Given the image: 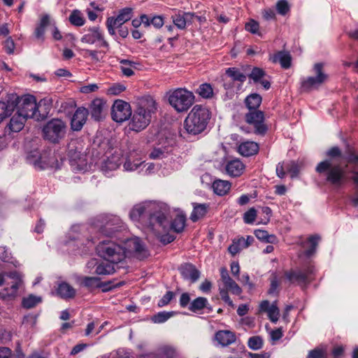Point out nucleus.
<instances>
[{
	"label": "nucleus",
	"mask_w": 358,
	"mask_h": 358,
	"mask_svg": "<svg viewBox=\"0 0 358 358\" xmlns=\"http://www.w3.org/2000/svg\"><path fill=\"white\" fill-rule=\"evenodd\" d=\"M168 206L162 202L147 201L135 205L129 213L130 218L140 222L157 236L169 228Z\"/></svg>",
	"instance_id": "obj_1"
},
{
	"label": "nucleus",
	"mask_w": 358,
	"mask_h": 358,
	"mask_svg": "<svg viewBox=\"0 0 358 358\" xmlns=\"http://www.w3.org/2000/svg\"><path fill=\"white\" fill-rule=\"evenodd\" d=\"M125 245L127 248L109 240H103L99 242L96 249L101 257L112 264L122 262L127 253H134L139 259H143L149 255L144 244L138 238L127 240Z\"/></svg>",
	"instance_id": "obj_2"
},
{
	"label": "nucleus",
	"mask_w": 358,
	"mask_h": 358,
	"mask_svg": "<svg viewBox=\"0 0 358 358\" xmlns=\"http://www.w3.org/2000/svg\"><path fill=\"white\" fill-rule=\"evenodd\" d=\"M341 155L338 147L331 148L327 152V156L330 158L320 162L315 168L319 176L335 187H340L345 182V171L335 160Z\"/></svg>",
	"instance_id": "obj_3"
},
{
	"label": "nucleus",
	"mask_w": 358,
	"mask_h": 358,
	"mask_svg": "<svg viewBox=\"0 0 358 358\" xmlns=\"http://www.w3.org/2000/svg\"><path fill=\"white\" fill-rule=\"evenodd\" d=\"M156 110L157 103L152 97L148 96L143 98L131 117L130 129L136 131L144 129L150 124L152 114Z\"/></svg>",
	"instance_id": "obj_4"
},
{
	"label": "nucleus",
	"mask_w": 358,
	"mask_h": 358,
	"mask_svg": "<svg viewBox=\"0 0 358 358\" xmlns=\"http://www.w3.org/2000/svg\"><path fill=\"white\" fill-rule=\"evenodd\" d=\"M210 119V112L207 108L195 105L185 120V129L189 134H199L206 129Z\"/></svg>",
	"instance_id": "obj_5"
},
{
	"label": "nucleus",
	"mask_w": 358,
	"mask_h": 358,
	"mask_svg": "<svg viewBox=\"0 0 358 358\" xmlns=\"http://www.w3.org/2000/svg\"><path fill=\"white\" fill-rule=\"evenodd\" d=\"M92 224L100 236L106 237L113 236L124 227L122 220L115 215H99L94 220Z\"/></svg>",
	"instance_id": "obj_6"
},
{
	"label": "nucleus",
	"mask_w": 358,
	"mask_h": 358,
	"mask_svg": "<svg viewBox=\"0 0 358 358\" xmlns=\"http://www.w3.org/2000/svg\"><path fill=\"white\" fill-rule=\"evenodd\" d=\"M67 126L60 119H52L44 124L42 135L45 141L57 144L63 140L66 134Z\"/></svg>",
	"instance_id": "obj_7"
},
{
	"label": "nucleus",
	"mask_w": 358,
	"mask_h": 358,
	"mask_svg": "<svg viewBox=\"0 0 358 358\" xmlns=\"http://www.w3.org/2000/svg\"><path fill=\"white\" fill-rule=\"evenodd\" d=\"M194 94L185 88H178L169 96L170 105L178 113L187 111L194 102Z\"/></svg>",
	"instance_id": "obj_8"
},
{
	"label": "nucleus",
	"mask_w": 358,
	"mask_h": 358,
	"mask_svg": "<svg viewBox=\"0 0 358 358\" xmlns=\"http://www.w3.org/2000/svg\"><path fill=\"white\" fill-rule=\"evenodd\" d=\"M22 283V276L16 271L0 274V297L14 296Z\"/></svg>",
	"instance_id": "obj_9"
},
{
	"label": "nucleus",
	"mask_w": 358,
	"mask_h": 358,
	"mask_svg": "<svg viewBox=\"0 0 358 358\" xmlns=\"http://www.w3.org/2000/svg\"><path fill=\"white\" fill-rule=\"evenodd\" d=\"M41 101L38 107L41 106ZM17 112L25 118H32L36 116L38 106L36 99L31 95H25L20 98L16 101Z\"/></svg>",
	"instance_id": "obj_10"
},
{
	"label": "nucleus",
	"mask_w": 358,
	"mask_h": 358,
	"mask_svg": "<svg viewBox=\"0 0 358 358\" xmlns=\"http://www.w3.org/2000/svg\"><path fill=\"white\" fill-rule=\"evenodd\" d=\"M315 76H310L301 83V87L305 90L317 88L328 80V75L324 71L322 63H316L313 66Z\"/></svg>",
	"instance_id": "obj_11"
},
{
	"label": "nucleus",
	"mask_w": 358,
	"mask_h": 358,
	"mask_svg": "<svg viewBox=\"0 0 358 358\" xmlns=\"http://www.w3.org/2000/svg\"><path fill=\"white\" fill-rule=\"evenodd\" d=\"M313 273V267L308 266L303 271L296 270L287 271L285 273V276L290 282L297 283L303 288L313 280L312 275Z\"/></svg>",
	"instance_id": "obj_12"
},
{
	"label": "nucleus",
	"mask_w": 358,
	"mask_h": 358,
	"mask_svg": "<svg viewBox=\"0 0 358 358\" xmlns=\"http://www.w3.org/2000/svg\"><path fill=\"white\" fill-rule=\"evenodd\" d=\"M78 142L72 141L68 147V156L71 165L74 170L83 171L87 169V162L85 156L77 146Z\"/></svg>",
	"instance_id": "obj_13"
},
{
	"label": "nucleus",
	"mask_w": 358,
	"mask_h": 358,
	"mask_svg": "<svg viewBox=\"0 0 358 358\" xmlns=\"http://www.w3.org/2000/svg\"><path fill=\"white\" fill-rule=\"evenodd\" d=\"M81 42L91 45L96 44V46L100 48H109V44L105 40L104 34L99 27L90 28L87 33L81 38Z\"/></svg>",
	"instance_id": "obj_14"
},
{
	"label": "nucleus",
	"mask_w": 358,
	"mask_h": 358,
	"mask_svg": "<svg viewBox=\"0 0 358 358\" xmlns=\"http://www.w3.org/2000/svg\"><path fill=\"white\" fill-rule=\"evenodd\" d=\"M104 159L101 162V171L107 174L110 171L116 170L122 164V154L120 150H115L113 152L107 153Z\"/></svg>",
	"instance_id": "obj_15"
},
{
	"label": "nucleus",
	"mask_w": 358,
	"mask_h": 358,
	"mask_svg": "<svg viewBox=\"0 0 358 358\" xmlns=\"http://www.w3.org/2000/svg\"><path fill=\"white\" fill-rule=\"evenodd\" d=\"M111 115L113 120L117 122H124L131 115L130 105L122 100L115 101L111 109Z\"/></svg>",
	"instance_id": "obj_16"
},
{
	"label": "nucleus",
	"mask_w": 358,
	"mask_h": 358,
	"mask_svg": "<svg viewBox=\"0 0 358 358\" xmlns=\"http://www.w3.org/2000/svg\"><path fill=\"white\" fill-rule=\"evenodd\" d=\"M246 122L254 126L255 133L257 134H264L266 131V127L264 124V113L260 110H250L245 115Z\"/></svg>",
	"instance_id": "obj_17"
},
{
	"label": "nucleus",
	"mask_w": 358,
	"mask_h": 358,
	"mask_svg": "<svg viewBox=\"0 0 358 358\" xmlns=\"http://www.w3.org/2000/svg\"><path fill=\"white\" fill-rule=\"evenodd\" d=\"M17 99L16 94H10L5 100L0 101V124L14 111Z\"/></svg>",
	"instance_id": "obj_18"
},
{
	"label": "nucleus",
	"mask_w": 358,
	"mask_h": 358,
	"mask_svg": "<svg viewBox=\"0 0 358 358\" xmlns=\"http://www.w3.org/2000/svg\"><path fill=\"white\" fill-rule=\"evenodd\" d=\"M172 19L174 24L178 28L184 29L187 25L192 24L194 19H199V17L193 13L178 11L172 16Z\"/></svg>",
	"instance_id": "obj_19"
},
{
	"label": "nucleus",
	"mask_w": 358,
	"mask_h": 358,
	"mask_svg": "<svg viewBox=\"0 0 358 358\" xmlns=\"http://www.w3.org/2000/svg\"><path fill=\"white\" fill-rule=\"evenodd\" d=\"M88 110L84 107L78 108L74 113L71 122V129L73 131H80L86 122Z\"/></svg>",
	"instance_id": "obj_20"
},
{
	"label": "nucleus",
	"mask_w": 358,
	"mask_h": 358,
	"mask_svg": "<svg viewBox=\"0 0 358 358\" xmlns=\"http://www.w3.org/2000/svg\"><path fill=\"white\" fill-rule=\"evenodd\" d=\"M180 273L185 280H189L192 283L195 282L200 277V272L192 264H185L179 268Z\"/></svg>",
	"instance_id": "obj_21"
},
{
	"label": "nucleus",
	"mask_w": 358,
	"mask_h": 358,
	"mask_svg": "<svg viewBox=\"0 0 358 358\" xmlns=\"http://www.w3.org/2000/svg\"><path fill=\"white\" fill-rule=\"evenodd\" d=\"M221 278L226 287V289L230 291L232 294L239 295L242 292L241 288L238 284L229 275L226 268L221 269Z\"/></svg>",
	"instance_id": "obj_22"
},
{
	"label": "nucleus",
	"mask_w": 358,
	"mask_h": 358,
	"mask_svg": "<svg viewBox=\"0 0 358 358\" xmlns=\"http://www.w3.org/2000/svg\"><path fill=\"white\" fill-rule=\"evenodd\" d=\"M39 164H41V169L51 167L58 169L59 165L55 152L51 151L43 153L39 158Z\"/></svg>",
	"instance_id": "obj_23"
},
{
	"label": "nucleus",
	"mask_w": 358,
	"mask_h": 358,
	"mask_svg": "<svg viewBox=\"0 0 358 358\" xmlns=\"http://www.w3.org/2000/svg\"><path fill=\"white\" fill-rule=\"evenodd\" d=\"M26 120L27 118L16 112V113L12 116L9 123L6 127V132H7V130H9L10 132H19L23 129Z\"/></svg>",
	"instance_id": "obj_24"
},
{
	"label": "nucleus",
	"mask_w": 358,
	"mask_h": 358,
	"mask_svg": "<svg viewBox=\"0 0 358 358\" xmlns=\"http://www.w3.org/2000/svg\"><path fill=\"white\" fill-rule=\"evenodd\" d=\"M105 105L106 103L103 99H95L92 101L90 105V114L94 120H101L103 116L102 114L105 108Z\"/></svg>",
	"instance_id": "obj_25"
},
{
	"label": "nucleus",
	"mask_w": 358,
	"mask_h": 358,
	"mask_svg": "<svg viewBox=\"0 0 358 358\" xmlns=\"http://www.w3.org/2000/svg\"><path fill=\"white\" fill-rule=\"evenodd\" d=\"M215 339L222 346H228L235 343L236 336L231 331L222 330L216 333Z\"/></svg>",
	"instance_id": "obj_26"
},
{
	"label": "nucleus",
	"mask_w": 358,
	"mask_h": 358,
	"mask_svg": "<svg viewBox=\"0 0 358 358\" xmlns=\"http://www.w3.org/2000/svg\"><path fill=\"white\" fill-rule=\"evenodd\" d=\"M238 152L244 157H250L258 152L259 145L253 141L242 143L238 146Z\"/></svg>",
	"instance_id": "obj_27"
},
{
	"label": "nucleus",
	"mask_w": 358,
	"mask_h": 358,
	"mask_svg": "<svg viewBox=\"0 0 358 358\" xmlns=\"http://www.w3.org/2000/svg\"><path fill=\"white\" fill-rule=\"evenodd\" d=\"M243 164L238 159H234L229 162L226 166L227 173L232 177L241 176L244 170Z\"/></svg>",
	"instance_id": "obj_28"
},
{
	"label": "nucleus",
	"mask_w": 358,
	"mask_h": 358,
	"mask_svg": "<svg viewBox=\"0 0 358 358\" xmlns=\"http://www.w3.org/2000/svg\"><path fill=\"white\" fill-rule=\"evenodd\" d=\"M193 210L190 215V219L195 222L199 219L203 217L208 210V205L206 203H193Z\"/></svg>",
	"instance_id": "obj_29"
},
{
	"label": "nucleus",
	"mask_w": 358,
	"mask_h": 358,
	"mask_svg": "<svg viewBox=\"0 0 358 358\" xmlns=\"http://www.w3.org/2000/svg\"><path fill=\"white\" fill-rule=\"evenodd\" d=\"M120 69L122 74L127 77L133 76L134 70L136 69L137 66L139 65L138 63L128 59H122L120 61Z\"/></svg>",
	"instance_id": "obj_30"
},
{
	"label": "nucleus",
	"mask_w": 358,
	"mask_h": 358,
	"mask_svg": "<svg viewBox=\"0 0 358 358\" xmlns=\"http://www.w3.org/2000/svg\"><path fill=\"white\" fill-rule=\"evenodd\" d=\"M124 24L122 20H120L117 17H109L107 18L106 22V28L108 34L112 36L116 37V29H119L122 27V25Z\"/></svg>",
	"instance_id": "obj_31"
},
{
	"label": "nucleus",
	"mask_w": 358,
	"mask_h": 358,
	"mask_svg": "<svg viewBox=\"0 0 358 358\" xmlns=\"http://www.w3.org/2000/svg\"><path fill=\"white\" fill-rule=\"evenodd\" d=\"M272 61L274 63L279 62L284 69H288L291 66L292 57L289 52L280 51L273 56Z\"/></svg>",
	"instance_id": "obj_32"
},
{
	"label": "nucleus",
	"mask_w": 358,
	"mask_h": 358,
	"mask_svg": "<svg viewBox=\"0 0 358 358\" xmlns=\"http://www.w3.org/2000/svg\"><path fill=\"white\" fill-rule=\"evenodd\" d=\"M231 188V184L227 180H216L213 183V189L215 194L222 196L226 194Z\"/></svg>",
	"instance_id": "obj_33"
},
{
	"label": "nucleus",
	"mask_w": 358,
	"mask_h": 358,
	"mask_svg": "<svg viewBox=\"0 0 358 358\" xmlns=\"http://www.w3.org/2000/svg\"><path fill=\"white\" fill-rule=\"evenodd\" d=\"M57 294L64 299L73 298L76 294L75 289L66 282H62L57 288Z\"/></svg>",
	"instance_id": "obj_34"
},
{
	"label": "nucleus",
	"mask_w": 358,
	"mask_h": 358,
	"mask_svg": "<svg viewBox=\"0 0 358 358\" xmlns=\"http://www.w3.org/2000/svg\"><path fill=\"white\" fill-rule=\"evenodd\" d=\"M262 100V96L259 94L253 93L246 97L245 102L249 110H252L259 108Z\"/></svg>",
	"instance_id": "obj_35"
},
{
	"label": "nucleus",
	"mask_w": 358,
	"mask_h": 358,
	"mask_svg": "<svg viewBox=\"0 0 358 358\" xmlns=\"http://www.w3.org/2000/svg\"><path fill=\"white\" fill-rule=\"evenodd\" d=\"M208 304V301L206 298L199 296L190 303L189 310L193 313H198L206 308Z\"/></svg>",
	"instance_id": "obj_36"
},
{
	"label": "nucleus",
	"mask_w": 358,
	"mask_h": 358,
	"mask_svg": "<svg viewBox=\"0 0 358 358\" xmlns=\"http://www.w3.org/2000/svg\"><path fill=\"white\" fill-rule=\"evenodd\" d=\"M186 217L183 214H178L171 222V227L176 233H180L185 227Z\"/></svg>",
	"instance_id": "obj_37"
},
{
	"label": "nucleus",
	"mask_w": 358,
	"mask_h": 358,
	"mask_svg": "<svg viewBox=\"0 0 358 358\" xmlns=\"http://www.w3.org/2000/svg\"><path fill=\"white\" fill-rule=\"evenodd\" d=\"M114 264L102 262L96 266L94 273L97 275H110L115 272Z\"/></svg>",
	"instance_id": "obj_38"
},
{
	"label": "nucleus",
	"mask_w": 358,
	"mask_h": 358,
	"mask_svg": "<svg viewBox=\"0 0 358 358\" xmlns=\"http://www.w3.org/2000/svg\"><path fill=\"white\" fill-rule=\"evenodd\" d=\"M143 166H145L144 165L143 162H141L139 159H132L131 156L129 157V158L123 164L124 169L127 171H134L138 170Z\"/></svg>",
	"instance_id": "obj_39"
},
{
	"label": "nucleus",
	"mask_w": 358,
	"mask_h": 358,
	"mask_svg": "<svg viewBox=\"0 0 358 358\" xmlns=\"http://www.w3.org/2000/svg\"><path fill=\"white\" fill-rule=\"evenodd\" d=\"M256 237L266 243H275L277 241V238L273 234H269L268 231L262 229H257L255 231Z\"/></svg>",
	"instance_id": "obj_40"
},
{
	"label": "nucleus",
	"mask_w": 358,
	"mask_h": 358,
	"mask_svg": "<svg viewBox=\"0 0 358 358\" xmlns=\"http://www.w3.org/2000/svg\"><path fill=\"white\" fill-rule=\"evenodd\" d=\"M176 355V350L171 346H162L157 350L159 358H173Z\"/></svg>",
	"instance_id": "obj_41"
},
{
	"label": "nucleus",
	"mask_w": 358,
	"mask_h": 358,
	"mask_svg": "<svg viewBox=\"0 0 358 358\" xmlns=\"http://www.w3.org/2000/svg\"><path fill=\"white\" fill-rule=\"evenodd\" d=\"M320 239H321V237L317 234L310 236L308 238V242L310 244V247L305 252L306 256L310 257L315 252L317 247L318 245V243H319V241H320Z\"/></svg>",
	"instance_id": "obj_42"
},
{
	"label": "nucleus",
	"mask_w": 358,
	"mask_h": 358,
	"mask_svg": "<svg viewBox=\"0 0 358 358\" xmlns=\"http://www.w3.org/2000/svg\"><path fill=\"white\" fill-rule=\"evenodd\" d=\"M196 93H198L203 98H210L213 94V87L210 84L208 83L201 84L197 89Z\"/></svg>",
	"instance_id": "obj_43"
},
{
	"label": "nucleus",
	"mask_w": 358,
	"mask_h": 358,
	"mask_svg": "<svg viewBox=\"0 0 358 358\" xmlns=\"http://www.w3.org/2000/svg\"><path fill=\"white\" fill-rule=\"evenodd\" d=\"M264 340L259 336L250 337L248 341V347L253 350H258L263 347Z\"/></svg>",
	"instance_id": "obj_44"
},
{
	"label": "nucleus",
	"mask_w": 358,
	"mask_h": 358,
	"mask_svg": "<svg viewBox=\"0 0 358 358\" xmlns=\"http://www.w3.org/2000/svg\"><path fill=\"white\" fill-rule=\"evenodd\" d=\"M226 74L231 77L234 80H238L243 83L246 80V76L236 68H228L226 70Z\"/></svg>",
	"instance_id": "obj_45"
},
{
	"label": "nucleus",
	"mask_w": 358,
	"mask_h": 358,
	"mask_svg": "<svg viewBox=\"0 0 358 358\" xmlns=\"http://www.w3.org/2000/svg\"><path fill=\"white\" fill-rule=\"evenodd\" d=\"M81 285L88 288L99 287H100V278L97 277H83L81 279Z\"/></svg>",
	"instance_id": "obj_46"
},
{
	"label": "nucleus",
	"mask_w": 358,
	"mask_h": 358,
	"mask_svg": "<svg viewBox=\"0 0 358 358\" xmlns=\"http://www.w3.org/2000/svg\"><path fill=\"white\" fill-rule=\"evenodd\" d=\"M70 22L75 26H82L85 23V19L79 10H73L69 16Z\"/></svg>",
	"instance_id": "obj_47"
},
{
	"label": "nucleus",
	"mask_w": 358,
	"mask_h": 358,
	"mask_svg": "<svg viewBox=\"0 0 358 358\" xmlns=\"http://www.w3.org/2000/svg\"><path fill=\"white\" fill-rule=\"evenodd\" d=\"M243 243V237L238 238V240H234L233 243L229 246L228 250L231 255L234 256L238 253L244 248L242 247Z\"/></svg>",
	"instance_id": "obj_48"
},
{
	"label": "nucleus",
	"mask_w": 358,
	"mask_h": 358,
	"mask_svg": "<svg viewBox=\"0 0 358 358\" xmlns=\"http://www.w3.org/2000/svg\"><path fill=\"white\" fill-rule=\"evenodd\" d=\"M41 301V299L40 297H37L34 295H29V296L23 299L22 306L26 308H31Z\"/></svg>",
	"instance_id": "obj_49"
},
{
	"label": "nucleus",
	"mask_w": 358,
	"mask_h": 358,
	"mask_svg": "<svg viewBox=\"0 0 358 358\" xmlns=\"http://www.w3.org/2000/svg\"><path fill=\"white\" fill-rule=\"evenodd\" d=\"M268 317L272 322L275 323L280 317V310L276 305V301L273 303L267 311Z\"/></svg>",
	"instance_id": "obj_50"
},
{
	"label": "nucleus",
	"mask_w": 358,
	"mask_h": 358,
	"mask_svg": "<svg viewBox=\"0 0 358 358\" xmlns=\"http://www.w3.org/2000/svg\"><path fill=\"white\" fill-rule=\"evenodd\" d=\"M257 210L255 208H250L243 215V220L246 224H252L257 217Z\"/></svg>",
	"instance_id": "obj_51"
},
{
	"label": "nucleus",
	"mask_w": 358,
	"mask_h": 358,
	"mask_svg": "<svg viewBox=\"0 0 358 358\" xmlns=\"http://www.w3.org/2000/svg\"><path fill=\"white\" fill-rule=\"evenodd\" d=\"M172 313L164 311L159 312L152 317V320L155 323H163L168 320L172 316Z\"/></svg>",
	"instance_id": "obj_52"
},
{
	"label": "nucleus",
	"mask_w": 358,
	"mask_h": 358,
	"mask_svg": "<svg viewBox=\"0 0 358 358\" xmlns=\"http://www.w3.org/2000/svg\"><path fill=\"white\" fill-rule=\"evenodd\" d=\"M132 16V9L130 8H124L120 10L117 17L125 23L130 20Z\"/></svg>",
	"instance_id": "obj_53"
},
{
	"label": "nucleus",
	"mask_w": 358,
	"mask_h": 358,
	"mask_svg": "<svg viewBox=\"0 0 358 358\" xmlns=\"http://www.w3.org/2000/svg\"><path fill=\"white\" fill-rule=\"evenodd\" d=\"M307 358H327V352L322 348H316L309 351Z\"/></svg>",
	"instance_id": "obj_54"
},
{
	"label": "nucleus",
	"mask_w": 358,
	"mask_h": 358,
	"mask_svg": "<svg viewBox=\"0 0 358 358\" xmlns=\"http://www.w3.org/2000/svg\"><path fill=\"white\" fill-rule=\"evenodd\" d=\"M264 76L265 73L262 69L255 67L252 70L249 77L254 81V83H258L262 78H264Z\"/></svg>",
	"instance_id": "obj_55"
},
{
	"label": "nucleus",
	"mask_w": 358,
	"mask_h": 358,
	"mask_svg": "<svg viewBox=\"0 0 358 358\" xmlns=\"http://www.w3.org/2000/svg\"><path fill=\"white\" fill-rule=\"evenodd\" d=\"M245 29L252 33V34H257L259 28V23L254 20H250L248 22L245 24Z\"/></svg>",
	"instance_id": "obj_56"
},
{
	"label": "nucleus",
	"mask_w": 358,
	"mask_h": 358,
	"mask_svg": "<svg viewBox=\"0 0 358 358\" xmlns=\"http://www.w3.org/2000/svg\"><path fill=\"white\" fill-rule=\"evenodd\" d=\"M278 12L281 15H285L289 10L288 3L286 0H280L276 4Z\"/></svg>",
	"instance_id": "obj_57"
},
{
	"label": "nucleus",
	"mask_w": 358,
	"mask_h": 358,
	"mask_svg": "<svg viewBox=\"0 0 358 358\" xmlns=\"http://www.w3.org/2000/svg\"><path fill=\"white\" fill-rule=\"evenodd\" d=\"M174 296V293L173 292H167L165 295L163 296V297L159 301L158 306L159 307H163L166 305H167L171 299Z\"/></svg>",
	"instance_id": "obj_58"
},
{
	"label": "nucleus",
	"mask_w": 358,
	"mask_h": 358,
	"mask_svg": "<svg viewBox=\"0 0 358 358\" xmlns=\"http://www.w3.org/2000/svg\"><path fill=\"white\" fill-rule=\"evenodd\" d=\"M126 87L121 84H114L111 87H110L108 90V92L110 94L117 95L120 93L124 92Z\"/></svg>",
	"instance_id": "obj_59"
},
{
	"label": "nucleus",
	"mask_w": 358,
	"mask_h": 358,
	"mask_svg": "<svg viewBox=\"0 0 358 358\" xmlns=\"http://www.w3.org/2000/svg\"><path fill=\"white\" fill-rule=\"evenodd\" d=\"M4 48L8 54H13L15 49V43L11 37H8L4 42Z\"/></svg>",
	"instance_id": "obj_60"
},
{
	"label": "nucleus",
	"mask_w": 358,
	"mask_h": 358,
	"mask_svg": "<svg viewBox=\"0 0 358 358\" xmlns=\"http://www.w3.org/2000/svg\"><path fill=\"white\" fill-rule=\"evenodd\" d=\"M287 169L289 173H291L292 177L296 176L299 171L298 164L294 162L289 163L287 164Z\"/></svg>",
	"instance_id": "obj_61"
},
{
	"label": "nucleus",
	"mask_w": 358,
	"mask_h": 358,
	"mask_svg": "<svg viewBox=\"0 0 358 358\" xmlns=\"http://www.w3.org/2000/svg\"><path fill=\"white\" fill-rule=\"evenodd\" d=\"M99 87L96 84H90L80 87V92L84 94H89L95 92L98 90Z\"/></svg>",
	"instance_id": "obj_62"
},
{
	"label": "nucleus",
	"mask_w": 358,
	"mask_h": 358,
	"mask_svg": "<svg viewBox=\"0 0 358 358\" xmlns=\"http://www.w3.org/2000/svg\"><path fill=\"white\" fill-rule=\"evenodd\" d=\"M282 336H283L282 331V329L280 328L276 329L275 330H272L270 332L271 339L273 342L280 340L282 337Z\"/></svg>",
	"instance_id": "obj_63"
},
{
	"label": "nucleus",
	"mask_w": 358,
	"mask_h": 358,
	"mask_svg": "<svg viewBox=\"0 0 358 358\" xmlns=\"http://www.w3.org/2000/svg\"><path fill=\"white\" fill-rule=\"evenodd\" d=\"M0 358H13L12 350L7 347H1Z\"/></svg>",
	"instance_id": "obj_64"
}]
</instances>
